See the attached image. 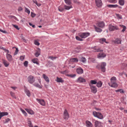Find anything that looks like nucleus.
Listing matches in <instances>:
<instances>
[{
    "instance_id": "40",
    "label": "nucleus",
    "mask_w": 127,
    "mask_h": 127,
    "mask_svg": "<svg viewBox=\"0 0 127 127\" xmlns=\"http://www.w3.org/2000/svg\"><path fill=\"white\" fill-rule=\"evenodd\" d=\"M48 58L49 59H51L52 60H53L57 58V57H54L52 56H49Z\"/></svg>"
},
{
    "instance_id": "54",
    "label": "nucleus",
    "mask_w": 127,
    "mask_h": 127,
    "mask_svg": "<svg viewBox=\"0 0 127 127\" xmlns=\"http://www.w3.org/2000/svg\"><path fill=\"white\" fill-rule=\"evenodd\" d=\"M25 58V56H21L20 59L21 61H23Z\"/></svg>"
},
{
    "instance_id": "16",
    "label": "nucleus",
    "mask_w": 127,
    "mask_h": 127,
    "mask_svg": "<svg viewBox=\"0 0 127 127\" xmlns=\"http://www.w3.org/2000/svg\"><path fill=\"white\" fill-rule=\"evenodd\" d=\"M38 50L34 54V55L36 57H38L40 55V50L39 48L38 49Z\"/></svg>"
},
{
    "instance_id": "53",
    "label": "nucleus",
    "mask_w": 127,
    "mask_h": 127,
    "mask_svg": "<svg viewBox=\"0 0 127 127\" xmlns=\"http://www.w3.org/2000/svg\"><path fill=\"white\" fill-rule=\"evenodd\" d=\"M18 51L19 50L18 48H16V50L14 54V55H16L17 54Z\"/></svg>"
},
{
    "instance_id": "46",
    "label": "nucleus",
    "mask_w": 127,
    "mask_h": 127,
    "mask_svg": "<svg viewBox=\"0 0 127 127\" xmlns=\"http://www.w3.org/2000/svg\"><path fill=\"white\" fill-rule=\"evenodd\" d=\"M33 2L34 3H35L38 6H39L41 5V4L40 3H38L36 0H33Z\"/></svg>"
},
{
    "instance_id": "22",
    "label": "nucleus",
    "mask_w": 127,
    "mask_h": 127,
    "mask_svg": "<svg viewBox=\"0 0 127 127\" xmlns=\"http://www.w3.org/2000/svg\"><path fill=\"white\" fill-rule=\"evenodd\" d=\"M97 117L100 119H102L103 118L102 115L99 112L98 113Z\"/></svg>"
},
{
    "instance_id": "41",
    "label": "nucleus",
    "mask_w": 127,
    "mask_h": 127,
    "mask_svg": "<svg viewBox=\"0 0 127 127\" xmlns=\"http://www.w3.org/2000/svg\"><path fill=\"white\" fill-rule=\"evenodd\" d=\"M98 112H96L95 111H93V114L94 116L95 117H97V115Z\"/></svg>"
},
{
    "instance_id": "6",
    "label": "nucleus",
    "mask_w": 127,
    "mask_h": 127,
    "mask_svg": "<svg viewBox=\"0 0 127 127\" xmlns=\"http://www.w3.org/2000/svg\"><path fill=\"white\" fill-rule=\"evenodd\" d=\"M92 92L95 93L97 91V89L95 86L92 85L91 84H89Z\"/></svg>"
},
{
    "instance_id": "44",
    "label": "nucleus",
    "mask_w": 127,
    "mask_h": 127,
    "mask_svg": "<svg viewBox=\"0 0 127 127\" xmlns=\"http://www.w3.org/2000/svg\"><path fill=\"white\" fill-rule=\"evenodd\" d=\"M76 39L80 41H82L83 40L80 38L79 36H76Z\"/></svg>"
},
{
    "instance_id": "5",
    "label": "nucleus",
    "mask_w": 127,
    "mask_h": 127,
    "mask_svg": "<svg viewBox=\"0 0 127 127\" xmlns=\"http://www.w3.org/2000/svg\"><path fill=\"white\" fill-rule=\"evenodd\" d=\"M69 117V114L66 109H65L63 113V118L66 120H67Z\"/></svg>"
},
{
    "instance_id": "38",
    "label": "nucleus",
    "mask_w": 127,
    "mask_h": 127,
    "mask_svg": "<svg viewBox=\"0 0 127 127\" xmlns=\"http://www.w3.org/2000/svg\"><path fill=\"white\" fill-rule=\"evenodd\" d=\"M76 82L79 83H81L86 82L85 80H77Z\"/></svg>"
},
{
    "instance_id": "18",
    "label": "nucleus",
    "mask_w": 127,
    "mask_h": 127,
    "mask_svg": "<svg viewBox=\"0 0 127 127\" xmlns=\"http://www.w3.org/2000/svg\"><path fill=\"white\" fill-rule=\"evenodd\" d=\"M8 113L7 112H0V116L1 118L2 117L4 116L8 115Z\"/></svg>"
},
{
    "instance_id": "7",
    "label": "nucleus",
    "mask_w": 127,
    "mask_h": 127,
    "mask_svg": "<svg viewBox=\"0 0 127 127\" xmlns=\"http://www.w3.org/2000/svg\"><path fill=\"white\" fill-rule=\"evenodd\" d=\"M36 100L38 103L40 104L41 105L43 106H45V102L44 100L36 98Z\"/></svg>"
},
{
    "instance_id": "64",
    "label": "nucleus",
    "mask_w": 127,
    "mask_h": 127,
    "mask_svg": "<svg viewBox=\"0 0 127 127\" xmlns=\"http://www.w3.org/2000/svg\"><path fill=\"white\" fill-rule=\"evenodd\" d=\"M121 75H124L126 76V77H127V74H126V73L124 72H123V73H122Z\"/></svg>"
},
{
    "instance_id": "63",
    "label": "nucleus",
    "mask_w": 127,
    "mask_h": 127,
    "mask_svg": "<svg viewBox=\"0 0 127 127\" xmlns=\"http://www.w3.org/2000/svg\"><path fill=\"white\" fill-rule=\"evenodd\" d=\"M0 31L4 33H7V32L5 30L3 31L1 29H0Z\"/></svg>"
},
{
    "instance_id": "35",
    "label": "nucleus",
    "mask_w": 127,
    "mask_h": 127,
    "mask_svg": "<svg viewBox=\"0 0 127 127\" xmlns=\"http://www.w3.org/2000/svg\"><path fill=\"white\" fill-rule=\"evenodd\" d=\"M20 110L25 116H27V113L22 108H21Z\"/></svg>"
},
{
    "instance_id": "30",
    "label": "nucleus",
    "mask_w": 127,
    "mask_h": 127,
    "mask_svg": "<svg viewBox=\"0 0 127 127\" xmlns=\"http://www.w3.org/2000/svg\"><path fill=\"white\" fill-rule=\"evenodd\" d=\"M119 2L120 5H123L124 4V0H120Z\"/></svg>"
},
{
    "instance_id": "45",
    "label": "nucleus",
    "mask_w": 127,
    "mask_h": 127,
    "mask_svg": "<svg viewBox=\"0 0 127 127\" xmlns=\"http://www.w3.org/2000/svg\"><path fill=\"white\" fill-rule=\"evenodd\" d=\"M76 74H70V75L69 74H67V76H69L70 77H71L72 78L74 77H75L76 76Z\"/></svg>"
},
{
    "instance_id": "61",
    "label": "nucleus",
    "mask_w": 127,
    "mask_h": 127,
    "mask_svg": "<svg viewBox=\"0 0 127 127\" xmlns=\"http://www.w3.org/2000/svg\"><path fill=\"white\" fill-rule=\"evenodd\" d=\"M117 17L120 19H122V16L121 15H119V14H117Z\"/></svg>"
},
{
    "instance_id": "13",
    "label": "nucleus",
    "mask_w": 127,
    "mask_h": 127,
    "mask_svg": "<svg viewBox=\"0 0 127 127\" xmlns=\"http://www.w3.org/2000/svg\"><path fill=\"white\" fill-rule=\"evenodd\" d=\"M86 126L87 127H92V124L88 121L87 120L86 121Z\"/></svg>"
},
{
    "instance_id": "1",
    "label": "nucleus",
    "mask_w": 127,
    "mask_h": 127,
    "mask_svg": "<svg viewBox=\"0 0 127 127\" xmlns=\"http://www.w3.org/2000/svg\"><path fill=\"white\" fill-rule=\"evenodd\" d=\"M106 65V63L105 62H102L100 64L97 65L96 67L97 68L100 69L101 71L104 72L106 70L105 66Z\"/></svg>"
},
{
    "instance_id": "15",
    "label": "nucleus",
    "mask_w": 127,
    "mask_h": 127,
    "mask_svg": "<svg viewBox=\"0 0 127 127\" xmlns=\"http://www.w3.org/2000/svg\"><path fill=\"white\" fill-rule=\"evenodd\" d=\"M121 41L120 39L117 38L115 40H113V42H114L115 44H121Z\"/></svg>"
},
{
    "instance_id": "55",
    "label": "nucleus",
    "mask_w": 127,
    "mask_h": 127,
    "mask_svg": "<svg viewBox=\"0 0 127 127\" xmlns=\"http://www.w3.org/2000/svg\"><path fill=\"white\" fill-rule=\"evenodd\" d=\"M33 77L32 75L28 77V79H33Z\"/></svg>"
},
{
    "instance_id": "57",
    "label": "nucleus",
    "mask_w": 127,
    "mask_h": 127,
    "mask_svg": "<svg viewBox=\"0 0 127 127\" xmlns=\"http://www.w3.org/2000/svg\"><path fill=\"white\" fill-rule=\"evenodd\" d=\"M56 81L58 82L62 83L64 82V80H56Z\"/></svg>"
},
{
    "instance_id": "33",
    "label": "nucleus",
    "mask_w": 127,
    "mask_h": 127,
    "mask_svg": "<svg viewBox=\"0 0 127 127\" xmlns=\"http://www.w3.org/2000/svg\"><path fill=\"white\" fill-rule=\"evenodd\" d=\"M65 3L68 5H70L71 3L70 2V0H64Z\"/></svg>"
},
{
    "instance_id": "17",
    "label": "nucleus",
    "mask_w": 127,
    "mask_h": 127,
    "mask_svg": "<svg viewBox=\"0 0 127 127\" xmlns=\"http://www.w3.org/2000/svg\"><path fill=\"white\" fill-rule=\"evenodd\" d=\"M2 62L4 65L5 67H7L8 66L9 64V63L7 61L4 60H3Z\"/></svg>"
},
{
    "instance_id": "34",
    "label": "nucleus",
    "mask_w": 127,
    "mask_h": 127,
    "mask_svg": "<svg viewBox=\"0 0 127 127\" xmlns=\"http://www.w3.org/2000/svg\"><path fill=\"white\" fill-rule=\"evenodd\" d=\"M10 94L11 95V96L13 98H15V99H16V97L15 96V93H14L12 92H10Z\"/></svg>"
},
{
    "instance_id": "24",
    "label": "nucleus",
    "mask_w": 127,
    "mask_h": 127,
    "mask_svg": "<svg viewBox=\"0 0 127 127\" xmlns=\"http://www.w3.org/2000/svg\"><path fill=\"white\" fill-rule=\"evenodd\" d=\"M70 61L71 62H78V60L77 58H74L70 59Z\"/></svg>"
},
{
    "instance_id": "21",
    "label": "nucleus",
    "mask_w": 127,
    "mask_h": 127,
    "mask_svg": "<svg viewBox=\"0 0 127 127\" xmlns=\"http://www.w3.org/2000/svg\"><path fill=\"white\" fill-rule=\"evenodd\" d=\"M107 6L110 8H116L118 7V6L117 5H112V4H108L107 5Z\"/></svg>"
},
{
    "instance_id": "14",
    "label": "nucleus",
    "mask_w": 127,
    "mask_h": 127,
    "mask_svg": "<svg viewBox=\"0 0 127 127\" xmlns=\"http://www.w3.org/2000/svg\"><path fill=\"white\" fill-rule=\"evenodd\" d=\"M77 72L78 74H81L83 73V69L81 68H77L76 69Z\"/></svg>"
},
{
    "instance_id": "58",
    "label": "nucleus",
    "mask_w": 127,
    "mask_h": 127,
    "mask_svg": "<svg viewBox=\"0 0 127 127\" xmlns=\"http://www.w3.org/2000/svg\"><path fill=\"white\" fill-rule=\"evenodd\" d=\"M3 50H4L5 52H6V54H8V53H9V51L8 50H7L5 48H3Z\"/></svg>"
},
{
    "instance_id": "47",
    "label": "nucleus",
    "mask_w": 127,
    "mask_h": 127,
    "mask_svg": "<svg viewBox=\"0 0 127 127\" xmlns=\"http://www.w3.org/2000/svg\"><path fill=\"white\" fill-rule=\"evenodd\" d=\"M109 2L113 3H115L117 2L116 0H108Z\"/></svg>"
},
{
    "instance_id": "51",
    "label": "nucleus",
    "mask_w": 127,
    "mask_h": 127,
    "mask_svg": "<svg viewBox=\"0 0 127 127\" xmlns=\"http://www.w3.org/2000/svg\"><path fill=\"white\" fill-rule=\"evenodd\" d=\"M34 44L35 45H36L37 46H38L40 44V43H39L36 40H34Z\"/></svg>"
},
{
    "instance_id": "9",
    "label": "nucleus",
    "mask_w": 127,
    "mask_h": 127,
    "mask_svg": "<svg viewBox=\"0 0 127 127\" xmlns=\"http://www.w3.org/2000/svg\"><path fill=\"white\" fill-rule=\"evenodd\" d=\"M95 3L96 6L98 7L101 6L102 4L101 0H95Z\"/></svg>"
},
{
    "instance_id": "50",
    "label": "nucleus",
    "mask_w": 127,
    "mask_h": 127,
    "mask_svg": "<svg viewBox=\"0 0 127 127\" xmlns=\"http://www.w3.org/2000/svg\"><path fill=\"white\" fill-rule=\"evenodd\" d=\"M43 78L45 79H49L48 77L45 74H43Z\"/></svg>"
},
{
    "instance_id": "36",
    "label": "nucleus",
    "mask_w": 127,
    "mask_h": 127,
    "mask_svg": "<svg viewBox=\"0 0 127 127\" xmlns=\"http://www.w3.org/2000/svg\"><path fill=\"white\" fill-rule=\"evenodd\" d=\"M115 92H120L121 93H124V91L122 89H119L115 90Z\"/></svg>"
},
{
    "instance_id": "29",
    "label": "nucleus",
    "mask_w": 127,
    "mask_h": 127,
    "mask_svg": "<svg viewBox=\"0 0 127 127\" xmlns=\"http://www.w3.org/2000/svg\"><path fill=\"white\" fill-rule=\"evenodd\" d=\"M81 50V49L80 48L77 47L75 49L74 51L76 53H79Z\"/></svg>"
},
{
    "instance_id": "32",
    "label": "nucleus",
    "mask_w": 127,
    "mask_h": 127,
    "mask_svg": "<svg viewBox=\"0 0 127 127\" xmlns=\"http://www.w3.org/2000/svg\"><path fill=\"white\" fill-rule=\"evenodd\" d=\"M64 7L65 8L64 9H65L67 10H68L70 8H72V7L71 6H68L66 5L64 6Z\"/></svg>"
},
{
    "instance_id": "56",
    "label": "nucleus",
    "mask_w": 127,
    "mask_h": 127,
    "mask_svg": "<svg viewBox=\"0 0 127 127\" xmlns=\"http://www.w3.org/2000/svg\"><path fill=\"white\" fill-rule=\"evenodd\" d=\"M101 40L105 42L106 43H108V42H106V39L105 38H102L101 39Z\"/></svg>"
},
{
    "instance_id": "19",
    "label": "nucleus",
    "mask_w": 127,
    "mask_h": 127,
    "mask_svg": "<svg viewBox=\"0 0 127 127\" xmlns=\"http://www.w3.org/2000/svg\"><path fill=\"white\" fill-rule=\"evenodd\" d=\"M25 110L29 114L32 115L34 114V112L32 110L28 109H25Z\"/></svg>"
},
{
    "instance_id": "27",
    "label": "nucleus",
    "mask_w": 127,
    "mask_h": 127,
    "mask_svg": "<svg viewBox=\"0 0 127 127\" xmlns=\"http://www.w3.org/2000/svg\"><path fill=\"white\" fill-rule=\"evenodd\" d=\"M120 26L122 28H123V30L121 31V32H124L125 31L126 29V26H125L121 25H120Z\"/></svg>"
},
{
    "instance_id": "37",
    "label": "nucleus",
    "mask_w": 127,
    "mask_h": 127,
    "mask_svg": "<svg viewBox=\"0 0 127 127\" xmlns=\"http://www.w3.org/2000/svg\"><path fill=\"white\" fill-rule=\"evenodd\" d=\"M94 50H95L94 51L95 52H98L103 51V50H100L99 48L96 49L95 48H94Z\"/></svg>"
},
{
    "instance_id": "49",
    "label": "nucleus",
    "mask_w": 127,
    "mask_h": 127,
    "mask_svg": "<svg viewBox=\"0 0 127 127\" xmlns=\"http://www.w3.org/2000/svg\"><path fill=\"white\" fill-rule=\"evenodd\" d=\"M25 12L29 14L30 13V10L26 7H25Z\"/></svg>"
},
{
    "instance_id": "28",
    "label": "nucleus",
    "mask_w": 127,
    "mask_h": 127,
    "mask_svg": "<svg viewBox=\"0 0 127 127\" xmlns=\"http://www.w3.org/2000/svg\"><path fill=\"white\" fill-rule=\"evenodd\" d=\"M33 85L34 86L40 89H41L42 88V86H40L38 83H35L33 84Z\"/></svg>"
},
{
    "instance_id": "48",
    "label": "nucleus",
    "mask_w": 127,
    "mask_h": 127,
    "mask_svg": "<svg viewBox=\"0 0 127 127\" xmlns=\"http://www.w3.org/2000/svg\"><path fill=\"white\" fill-rule=\"evenodd\" d=\"M28 61H25L24 63V66L26 67H27L28 66Z\"/></svg>"
},
{
    "instance_id": "31",
    "label": "nucleus",
    "mask_w": 127,
    "mask_h": 127,
    "mask_svg": "<svg viewBox=\"0 0 127 127\" xmlns=\"http://www.w3.org/2000/svg\"><path fill=\"white\" fill-rule=\"evenodd\" d=\"M58 9L59 11L62 12L64 10V8L61 6H60L58 7Z\"/></svg>"
},
{
    "instance_id": "39",
    "label": "nucleus",
    "mask_w": 127,
    "mask_h": 127,
    "mask_svg": "<svg viewBox=\"0 0 127 127\" xmlns=\"http://www.w3.org/2000/svg\"><path fill=\"white\" fill-rule=\"evenodd\" d=\"M73 2L76 4H79L80 3V2L78 1L77 0H73Z\"/></svg>"
},
{
    "instance_id": "25",
    "label": "nucleus",
    "mask_w": 127,
    "mask_h": 127,
    "mask_svg": "<svg viewBox=\"0 0 127 127\" xmlns=\"http://www.w3.org/2000/svg\"><path fill=\"white\" fill-rule=\"evenodd\" d=\"M37 59L36 58H34L32 59V61L34 63L36 64H37L39 65V63L37 62Z\"/></svg>"
},
{
    "instance_id": "10",
    "label": "nucleus",
    "mask_w": 127,
    "mask_h": 127,
    "mask_svg": "<svg viewBox=\"0 0 127 127\" xmlns=\"http://www.w3.org/2000/svg\"><path fill=\"white\" fill-rule=\"evenodd\" d=\"M24 88L25 93L28 96L30 97L31 96V93L30 91L25 86H24Z\"/></svg>"
},
{
    "instance_id": "4",
    "label": "nucleus",
    "mask_w": 127,
    "mask_h": 127,
    "mask_svg": "<svg viewBox=\"0 0 127 127\" xmlns=\"http://www.w3.org/2000/svg\"><path fill=\"white\" fill-rule=\"evenodd\" d=\"M108 27L109 30L110 31H114L115 30H118L119 29L117 26L112 25L111 24L109 25Z\"/></svg>"
},
{
    "instance_id": "62",
    "label": "nucleus",
    "mask_w": 127,
    "mask_h": 127,
    "mask_svg": "<svg viewBox=\"0 0 127 127\" xmlns=\"http://www.w3.org/2000/svg\"><path fill=\"white\" fill-rule=\"evenodd\" d=\"M29 25L31 26H32V27L33 28H35V26L34 25H33L31 23H29Z\"/></svg>"
},
{
    "instance_id": "12",
    "label": "nucleus",
    "mask_w": 127,
    "mask_h": 127,
    "mask_svg": "<svg viewBox=\"0 0 127 127\" xmlns=\"http://www.w3.org/2000/svg\"><path fill=\"white\" fill-rule=\"evenodd\" d=\"M6 57L8 60L10 62H11L12 60V56L10 54H6Z\"/></svg>"
},
{
    "instance_id": "59",
    "label": "nucleus",
    "mask_w": 127,
    "mask_h": 127,
    "mask_svg": "<svg viewBox=\"0 0 127 127\" xmlns=\"http://www.w3.org/2000/svg\"><path fill=\"white\" fill-rule=\"evenodd\" d=\"M35 15L36 14H35L33 13L32 12H31V16L32 17H34Z\"/></svg>"
},
{
    "instance_id": "26",
    "label": "nucleus",
    "mask_w": 127,
    "mask_h": 127,
    "mask_svg": "<svg viewBox=\"0 0 127 127\" xmlns=\"http://www.w3.org/2000/svg\"><path fill=\"white\" fill-rule=\"evenodd\" d=\"M102 82L100 81L97 83L96 86L98 88L100 87L102 85Z\"/></svg>"
},
{
    "instance_id": "11",
    "label": "nucleus",
    "mask_w": 127,
    "mask_h": 127,
    "mask_svg": "<svg viewBox=\"0 0 127 127\" xmlns=\"http://www.w3.org/2000/svg\"><path fill=\"white\" fill-rule=\"evenodd\" d=\"M95 127H101V123L98 121H95Z\"/></svg>"
},
{
    "instance_id": "8",
    "label": "nucleus",
    "mask_w": 127,
    "mask_h": 127,
    "mask_svg": "<svg viewBox=\"0 0 127 127\" xmlns=\"http://www.w3.org/2000/svg\"><path fill=\"white\" fill-rule=\"evenodd\" d=\"M97 26L101 28H103L105 26V24L103 21H100L98 22L96 24Z\"/></svg>"
},
{
    "instance_id": "42",
    "label": "nucleus",
    "mask_w": 127,
    "mask_h": 127,
    "mask_svg": "<svg viewBox=\"0 0 127 127\" xmlns=\"http://www.w3.org/2000/svg\"><path fill=\"white\" fill-rule=\"evenodd\" d=\"M81 60L82 62L83 63H85V62L86 61V59L85 58L83 57H81Z\"/></svg>"
},
{
    "instance_id": "43",
    "label": "nucleus",
    "mask_w": 127,
    "mask_h": 127,
    "mask_svg": "<svg viewBox=\"0 0 127 127\" xmlns=\"http://www.w3.org/2000/svg\"><path fill=\"white\" fill-rule=\"evenodd\" d=\"M90 83L89 84H91L92 85V84H95L97 83L96 82V81L93 80H91L90 81Z\"/></svg>"
},
{
    "instance_id": "23",
    "label": "nucleus",
    "mask_w": 127,
    "mask_h": 127,
    "mask_svg": "<svg viewBox=\"0 0 127 127\" xmlns=\"http://www.w3.org/2000/svg\"><path fill=\"white\" fill-rule=\"evenodd\" d=\"M94 28L95 29V31L97 32H101L102 31V30L101 29L99 28L96 27L95 26H94Z\"/></svg>"
},
{
    "instance_id": "20",
    "label": "nucleus",
    "mask_w": 127,
    "mask_h": 127,
    "mask_svg": "<svg viewBox=\"0 0 127 127\" xmlns=\"http://www.w3.org/2000/svg\"><path fill=\"white\" fill-rule=\"evenodd\" d=\"M106 56V55L103 53H99L98 55V57L99 58H104Z\"/></svg>"
},
{
    "instance_id": "3",
    "label": "nucleus",
    "mask_w": 127,
    "mask_h": 127,
    "mask_svg": "<svg viewBox=\"0 0 127 127\" xmlns=\"http://www.w3.org/2000/svg\"><path fill=\"white\" fill-rule=\"evenodd\" d=\"M114 80H111V82L108 83L109 86L111 87L115 88L117 87L118 86V84L116 82L114 81Z\"/></svg>"
},
{
    "instance_id": "2",
    "label": "nucleus",
    "mask_w": 127,
    "mask_h": 127,
    "mask_svg": "<svg viewBox=\"0 0 127 127\" xmlns=\"http://www.w3.org/2000/svg\"><path fill=\"white\" fill-rule=\"evenodd\" d=\"M90 35V33L89 32H80L78 33V35L81 38H85Z\"/></svg>"
},
{
    "instance_id": "52",
    "label": "nucleus",
    "mask_w": 127,
    "mask_h": 127,
    "mask_svg": "<svg viewBox=\"0 0 127 127\" xmlns=\"http://www.w3.org/2000/svg\"><path fill=\"white\" fill-rule=\"evenodd\" d=\"M12 26L14 27L15 28H16L17 30H19V28H18V26L17 25H14L13 24L12 25Z\"/></svg>"
},
{
    "instance_id": "60",
    "label": "nucleus",
    "mask_w": 127,
    "mask_h": 127,
    "mask_svg": "<svg viewBox=\"0 0 127 127\" xmlns=\"http://www.w3.org/2000/svg\"><path fill=\"white\" fill-rule=\"evenodd\" d=\"M29 82L31 84H32L34 82V80H28Z\"/></svg>"
}]
</instances>
